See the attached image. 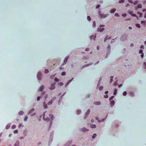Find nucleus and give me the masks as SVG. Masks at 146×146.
Listing matches in <instances>:
<instances>
[{"instance_id": "obj_1", "label": "nucleus", "mask_w": 146, "mask_h": 146, "mask_svg": "<svg viewBox=\"0 0 146 146\" xmlns=\"http://www.w3.org/2000/svg\"><path fill=\"white\" fill-rule=\"evenodd\" d=\"M55 83H53L52 84L50 85V86L49 87V89H50L51 90H52L54 89L55 88Z\"/></svg>"}, {"instance_id": "obj_2", "label": "nucleus", "mask_w": 146, "mask_h": 146, "mask_svg": "<svg viewBox=\"0 0 146 146\" xmlns=\"http://www.w3.org/2000/svg\"><path fill=\"white\" fill-rule=\"evenodd\" d=\"M56 99V98L55 97H54L53 98H52L51 100L50 101H49L48 103V105H50L53 102V101L55 100Z\"/></svg>"}, {"instance_id": "obj_3", "label": "nucleus", "mask_w": 146, "mask_h": 146, "mask_svg": "<svg viewBox=\"0 0 146 146\" xmlns=\"http://www.w3.org/2000/svg\"><path fill=\"white\" fill-rule=\"evenodd\" d=\"M90 110L89 109L88 110L87 112L86 113V114L85 115V116L84 117V119H86L87 117H88V114L90 113Z\"/></svg>"}, {"instance_id": "obj_4", "label": "nucleus", "mask_w": 146, "mask_h": 146, "mask_svg": "<svg viewBox=\"0 0 146 146\" xmlns=\"http://www.w3.org/2000/svg\"><path fill=\"white\" fill-rule=\"evenodd\" d=\"M41 76L42 74L40 72H38L37 74V77L39 80H40Z\"/></svg>"}, {"instance_id": "obj_5", "label": "nucleus", "mask_w": 146, "mask_h": 146, "mask_svg": "<svg viewBox=\"0 0 146 146\" xmlns=\"http://www.w3.org/2000/svg\"><path fill=\"white\" fill-rule=\"evenodd\" d=\"M108 15L107 14L105 15V14H100V17L102 18H104L108 16Z\"/></svg>"}, {"instance_id": "obj_6", "label": "nucleus", "mask_w": 146, "mask_h": 146, "mask_svg": "<svg viewBox=\"0 0 146 146\" xmlns=\"http://www.w3.org/2000/svg\"><path fill=\"white\" fill-rule=\"evenodd\" d=\"M44 116H45V114H44H44H43V119H44V120L46 121H49L50 120V119H49V118L48 117L47 118L45 119V117Z\"/></svg>"}, {"instance_id": "obj_7", "label": "nucleus", "mask_w": 146, "mask_h": 146, "mask_svg": "<svg viewBox=\"0 0 146 146\" xmlns=\"http://www.w3.org/2000/svg\"><path fill=\"white\" fill-rule=\"evenodd\" d=\"M44 86L43 85H42L39 88V90L40 91H42L44 88Z\"/></svg>"}, {"instance_id": "obj_8", "label": "nucleus", "mask_w": 146, "mask_h": 146, "mask_svg": "<svg viewBox=\"0 0 146 146\" xmlns=\"http://www.w3.org/2000/svg\"><path fill=\"white\" fill-rule=\"evenodd\" d=\"M81 130L82 131L85 132L87 131H88V130L86 128L84 127Z\"/></svg>"}, {"instance_id": "obj_9", "label": "nucleus", "mask_w": 146, "mask_h": 146, "mask_svg": "<svg viewBox=\"0 0 146 146\" xmlns=\"http://www.w3.org/2000/svg\"><path fill=\"white\" fill-rule=\"evenodd\" d=\"M73 79L74 78H73L71 80H68L66 84V87L70 82H71L73 80Z\"/></svg>"}, {"instance_id": "obj_10", "label": "nucleus", "mask_w": 146, "mask_h": 146, "mask_svg": "<svg viewBox=\"0 0 146 146\" xmlns=\"http://www.w3.org/2000/svg\"><path fill=\"white\" fill-rule=\"evenodd\" d=\"M94 104L96 105H100L101 103L100 102H94Z\"/></svg>"}, {"instance_id": "obj_11", "label": "nucleus", "mask_w": 146, "mask_h": 146, "mask_svg": "<svg viewBox=\"0 0 146 146\" xmlns=\"http://www.w3.org/2000/svg\"><path fill=\"white\" fill-rule=\"evenodd\" d=\"M115 102L113 100H112L110 102V105L111 106H113Z\"/></svg>"}, {"instance_id": "obj_12", "label": "nucleus", "mask_w": 146, "mask_h": 146, "mask_svg": "<svg viewBox=\"0 0 146 146\" xmlns=\"http://www.w3.org/2000/svg\"><path fill=\"white\" fill-rule=\"evenodd\" d=\"M96 36H94V35L91 36L90 37V38L91 39H94V40H95L96 38Z\"/></svg>"}, {"instance_id": "obj_13", "label": "nucleus", "mask_w": 146, "mask_h": 146, "mask_svg": "<svg viewBox=\"0 0 146 146\" xmlns=\"http://www.w3.org/2000/svg\"><path fill=\"white\" fill-rule=\"evenodd\" d=\"M104 28H102V29H101V28H99L98 29V31H100V32H102L104 31Z\"/></svg>"}, {"instance_id": "obj_14", "label": "nucleus", "mask_w": 146, "mask_h": 146, "mask_svg": "<svg viewBox=\"0 0 146 146\" xmlns=\"http://www.w3.org/2000/svg\"><path fill=\"white\" fill-rule=\"evenodd\" d=\"M69 58V56H68L66 57L64 60V62L66 63L67 61V60Z\"/></svg>"}, {"instance_id": "obj_15", "label": "nucleus", "mask_w": 146, "mask_h": 146, "mask_svg": "<svg viewBox=\"0 0 146 146\" xmlns=\"http://www.w3.org/2000/svg\"><path fill=\"white\" fill-rule=\"evenodd\" d=\"M116 11V9H113L111 11L110 13H114Z\"/></svg>"}, {"instance_id": "obj_16", "label": "nucleus", "mask_w": 146, "mask_h": 146, "mask_svg": "<svg viewBox=\"0 0 146 146\" xmlns=\"http://www.w3.org/2000/svg\"><path fill=\"white\" fill-rule=\"evenodd\" d=\"M34 108H32L29 112V113H31L32 112L34 111Z\"/></svg>"}, {"instance_id": "obj_17", "label": "nucleus", "mask_w": 146, "mask_h": 146, "mask_svg": "<svg viewBox=\"0 0 146 146\" xmlns=\"http://www.w3.org/2000/svg\"><path fill=\"white\" fill-rule=\"evenodd\" d=\"M96 126L95 124L92 125L91 127V128H95L96 127Z\"/></svg>"}, {"instance_id": "obj_18", "label": "nucleus", "mask_w": 146, "mask_h": 146, "mask_svg": "<svg viewBox=\"0 0 146 146\" xmlns=\"http://www.w3.org/2000/svg\"><path fill=\"white\" fill-rule=\"evenodd\" d=\"M142 7V5L141 4H139L137 6V8H141Z\"/></svg>"}, {"instance_id": "obj_19", "label": "nucleus", "mask_w": 146, "mask_h": 146, "mask_svg": "<svg viewBox=\"0 0 146 146\" xmlns=\"http://www.w3.org/2000/svg\"><path fill=\"white\" fill-rule=\"evenodd\" d=\"M43 104L44 108L45 109L47 108V106L46 104H45V102H44Z\"/></svg>"}, {"instance_id": "obj_20", "label": "nucleus", "mask_w": 146, "mask_h": 146, "mask_svg": "<svg viewBox=\"0 0 146 146\" xmlns=\"http://www.w3.org/2000/svg\"><path fill=\"white\" fill-rule=\"evenodd\" d=\"M131 16L136 17H137V19H139V18H138V16H137L135 14H132L131 15Z\"/></svg>"}, {"instance_id": "obj_21", "label": "nucleus", "mask_w": 146, "mask_h": 146, "mask_svg": "<svg viewBox=\"0 0 146 146\" xmlns=\"http://www.w3.org/2000/svg\"><path fill=\"white\" fill-rule=\"evenodd\" d=\"M96 26V23L95 21H94L93 23V27L95 28Z\"/></svg>"}, {"instance_id": "obj_22", "label": "nucleus", "mask_w": 146, "mask_h": 146, "mask_svg": "<svg viewBox=\"0 0 146 146\" xmlns=\"http://www.w3.org/2000/svg\"><path fill=\"white\" fill-rule=\"evenodd\" d=\"M117 91V89L115 88V91L113 93V95H115L116 94Z\"/></svg>"}, {"instance_id": "obj_23", "label": "nucleus", "mask_w": 146, "mask_h": 146, "mask_svg": "<svg viewBox=\"0 0 146 146\" xmlns=\"http://www.w3.org/2000/svg\"><path fill=\"white\" fill-rule=\"evenodd\" d=\"M137 14H139V17H142L143 16V14L142 13H141L140 12H138Z\"/></svg>"}, {"instance_id": "obj_24", "label": "nucleus", "mask_w": 146, "mask_h": 146, "mask_svg": "<svg viewBox=\"0 0 146 146\" xmlns=\"http://www.w3.org/2000/svg\"><path fill=\"white\" fill-rule=\"evenodd\" d=\"M19 142H17L15 143L14 146H19Z\"/></svg>"}, {"instance_id": "obj_25", "label": "nucleus", "mask_w": 146, "mask_h": 146, "mask_svg": "<svg viewBox=\"0 0 146 146\" xmlns=\"http://www.w3.org/2000/svg\"><path fill=\"white\" fill-rule=\"evenodd\" d=\"M49 117L52 119L53 117L54 116L52 114H50L49 115Z\"/></svg>"}, {"instance_id": "obj_26", "label": "nucleus", "mask_w": 146, "mask_h": 146, "mask_svg": "<svg viewBox=\"0 0 146 146\" xmlns=\"http://www.w3.org/2000/svg\"><path fill=\"white\" fill-rule=\"evenodd\" d=\"M135 26L136 27L139 28H140V26L139 24H136L135 25Z\"/></svg>"}, {"instance_id": "obj_27", "label": "nucleus", "mask_w": 146, "mask_h": 146, "mask_svg": "<svg viewBox=\"0 0 146 146\" xmlns=\"http://www.w3.org/2000/svg\"><path fill=\"white\" fill-rule=\"evenodd\" d=\"M16 127V126L15 125H13L11 127V128L13 129H15Z\"/></svg>"}, {"instance_id": "obj_28", "label": "nucleus", "mask_w": 146, "mask_h": 146, "mask_svg": "<svg viewBox=\"0 0 146 146\" xmlns=\"http://www.w3.org/2000/svg\"><path fill=\"white\" fill-rule=\"evenodd\" d=\"M58 84L60 86H63L64 84L62 82H59L58 83Z\"/></svg>"}, {"instance_id": "obj_29", "label": "nucleus", "mask_w": 146, "mask_h": 146, "mask_svg": "<svg viewBox=\"0 0 146 146\" xmlns=\"http://www.w3.org/2000/svg\"><path fill=\"white\" fill-rule=\"evenodd\" d=\"M96 136V134L95 133L92 136V138L93 139L94 138H95Z\"/></svg>"}, {"instance_id": "obj_30", "label": "nucleus", "mask_w": 146, "mask_h": 146, "mask_svg": "<svg viewBox=\"0 0 146 146\" xmlns=\"http://www.w3.org/2000/svg\"><path fill=\"white\" fill-rule=\"evenodd\" d=\"M87 18L88 20L89 21H90L91 20V18L89 16H88Z\"/></svg>"}, {"instance_id": "obj_31", "label": "nucleus", "mask_w": 146, "mask_h": 146, "mask_svg": "<svg viewBox=\"0 0 146 146\" xmlns=\"http://www.w3.org/2000/svg\"><path fill=\"white\" fill-rule=\"evenodd\" d=\"M127 92L126 91H124L123 93V95L124 96H125L126 95Z\"/></svg>"}, {"instance_id": "obj_32", "label": "nucleus", "mask_w": 146, "mask_h": 146, "mask_svg": "<svg viewBox=\"0 0 146 146\" xmlns=\"http://www.w3.org/2000/svg\"><path fill=\"white\" fill-rule=\"evenodd\" d=\"M28 118V117L27 116H25V117L24 118V121H26L27 120V119Z\"/></svg>"}, {"instance_id": "obj_33", "label": "nucleus", "mask_w": 146, "mask_h": 146, "mask_svg": "<svg viewBox=\"0 0 146 146\" xmlns=\"http://www.w3.org/2000/svg\"><path fill=\"white\" fill-rule=\"evenodd\" d=\"M54 80L55 82H58L59 81V80L57 78H55Z\"/></svg>"}, {"instance_id": "obj_34", "label": "nucleus", "mask_w": 146, "mask_h": 146, "mask_svg": "<svg viewBox=\"0 0 146 146\" xmlns=\"http://www.w3.org/2000/svg\"><path fill=\"white\" fill-rule=\"evenodd\" d=\"M114 98V96H112L110 98V101L112 99H113Z\"/></svg>"}, {"instance_id": "obj_35", "label": "nucleus", "mask_w": 146, "mask_h": 146, "mask_svg": "<svg viewBox=\"0 0 146 146\" xmlns=\"http://www.w3.org/2000/svg\"><path fill=\"white\" fill-rule=\"evenodd\" d=\"M23 113V112L22 111H21L19 112V115H22Z\"/></svg>"}, {"instance_id": "obj_36", "label": "nucleus", "mask_w": 146, "mask_h": 146, "mask_svg": "<svg viewBox=\"0 0 146 146\" xmlns=\"http://www.w3.org/2000/svg\"><path fill=\"white\" fill-rule=\"evenodd\" d=\"M48 69H45V71H44V72L46 73V74L47 73H48Z\"/></svg>"}, {"instance_id": "obj_37", "label": "nucleus", "mask_w": 146, "mask_h": 146, "mask_svg": "<svg viewBox=\"0 0 146 146\" xmlns=\"http://www.w3.org/2000/svg\"><path fill=\"white\" fill-rule=\"evenodd\" d=\"M138 3V1H135L134 3H133L134 5L137 4Z\"/></svg>"}, {"instance_id": "obj_38", "label": "nucleus", "mask_w": 146, "mask_h": 146, "mask_svg": "<svg viewBox=\"0 0 146 146\" xmlns=\"http://www.w3.org/2000/svg\"><path fill=\"white\" fill-rule=\"evenodd\" d=\"M65 74L66 73L65 72H63L61 74L62 75V76H64Z\"/></svg>"}, {"instance_id": "obj_39", "label": "nucleus", "mask_w": 146, "mask_h": 146, "mask_svg": "<svg viewBox=\"0 0 146 146\" xmlns=\"http://www.w3.org/2000/svg\"><path fill=\"white\" fill-rule=\"evenodd\" d=\"M103 86H101L99 88V90H102L103 89Z\"/></svg>"}, {"instance_id": "obj_40", "label": "nucleus", "mask_w": 146, "mask_h": 146, "mask_svg": "<svg viewBox=\"0 0 146 146\" xmlns=\"http://www.w3.org/2000/svg\"><path fill=\"white\" fill-rule=\"evenodd\" d=\"M124 2V0H120L119 1V3H122Z\"/></svg>"}, {"instance_id": "obj_41", "label": "nucleus", "mask_w": 146, "mask_h": 146, "mask_svg": "<svg viewBox=\"0 0 146 146\" xmlns=\"http://www.w3.org/2000/svg\"><path fill=\"white\" fill-rule=\"evenodd\" d=\"M129 2L131 3H133V2L132 0H128Z\"/></svg>"}, {"instance_id": "obj_42", "label": "nucleus", "mask_w": 146, "mask_h": 146, "mask_svg": "<svg viewBox=\"0 0 146 146\" xmlns=\"http://www.w3.org/2000/svg\"><path fill=\"white\" fill-rule=\"evenodd\" d=\"M139 54H142L143 53V50H140L139 51Z\"/></svg>"}, {"instance_id": "obj_43", "label": "nucleus", "mask_w": 146, "mask_h": 146, "mask_svg": "<svg viewBox=\"0 0 146 146\" xmlns=\"http://www.w3.org/2000/svg\"><path fill=\"white\" fill-rule=\"evenodd\" d=\"M141 48H142L143 49L144 48V46L143 45H141L140 46Z\"/></svg>"}, {"instance_id": "obj_44", "label": "nucleus", "mask_w": 146, "mask_h": 146, "mask_svg": "<svg viewBox=\"0 0 146 146\" xmlns=\"http://www.w3.org/2000/svg\"><path fill=\"white\" fill-rule=\"evenodd\" d=\"M14 132L15 133H17L18 132V131L17 130H15L14 131Z\"/></svg>"}, {"instance_id": "obj_45", "label": "nucleus", "mask_w": 146, "mask_h": 146, "mask_svg": "<svg viewBox=\"0 0 146 146\" xmlns=\"http://www.w3.org/2000/svg\"><path fill=\"white\" fill-rule=\"evenodd\" d=\"M81 111L80 110H78L77 111V113L78 114H79L80 112Z\"/></svg>"}, {"instance_id": "obj_46", "label": "nucleus", "mask_w": 146, "mask_h": 146, "mask_svg": "<svg viewBox=\"0 0 146 146\" xmlns=\"http://www.w3.org/2000/svg\"><path fill=\"white\" fill-rule=\"evenodd\" d=\"M122 16L124 17H125L127 15L126 14H122Z\"/></svg>"}, {"instance_id": "obj_47", "label": "nucleus", "mask_w": 146, "mask_h": 146, "mask_svg": "<svg viewBox=\"0 0 146 146\" xmlns=\"http://www.w3.org/2000/svg\"><path fill=\"white\" fill-rule=\"evenodd\" d=\"M115 15L116 17H119V16L117 13H115Z\"/></svg>"}, {"instance_id": "obj_48", "label": "nucleus", "mask_w": 146, "mask_h": 146, "mask_svg": "<svg viewBox=\"0 0 146 146\" xmlns=\"http://www.w3.org/2000/svg\"><path fill=\"white\" fill-rule=\"evenodd\" d=\"M40 97L38 96V97L37 98V100L38 101L40 100Z\"/></svg>"}, {"instance_id": "obj_49", "label": "nucleus", "mask_w": 146, "mask_h": 146, "mask_svg": "<svg viewBox=\"0 0 146 146\" xmlns=\"http://www.w3.org/2000/svg\"><path fill=\"white\" fill-rule=\"evenodd\" d=\"M117 85H118V84H117V81H116L114 83V86H116Z\"/></svg>"}, {"instance_id": "obj_50", "label": "nucleus", "mask_w": 146, "mask_h": 146, "mask_svg": "<svg viewBox=\"0 0 146 146\" xmlns=\"http://www.w3.org/2000/svg\"><path fill=\"white\" fill-rule=\"evenodd\" d=\"M100 5H97L96 7V9H98L99 8V7H100Z\"/></svg>"}, {"instance_id": "obj_51", "label": "nucleus", "mask_w": 146, "mask_h": 146, "mask_svg": "<svg viewBox=\"0 0 146 146\" xmlns=\"http://www.w3.org/2000/svg\"><path fill=\"white\" fill-rule=\"evenodd\" d=\"M141 23L142 24H143L145 23V21H141Z\"/></svg>"}, {"instance_id": "obj_52", "label": "nucleus", "mask_w": 146, "mask_h": 146, "mask_svg": "<svg viewBox=\"0 0 146 146\" xmlns=\"http://www.w3.org/2000/svg\"><path fill=\"white\" fill-rule=\"evenodd\" d=\"M104 97L105 98H107L108 97V96L106 94V95H104Z\"/></svg>"}, {"instance_id": "obj_53", "label": "nucleus", "mask_w": 146, "mask_h": 146, "mask_svg": "<svg viewBox=\"0 0 146 146\" xmlns=\"http://www.w3.org/2000/svg\"><path fill=\"white\" fill-rule=\"evenodd\" d=\"M108 36H107L105 38V40H104V42H105L106 40L108 39Z\"/></svg>"}, {"instance_id": "obj_54", "label": "nucleus", "mask_w": 146, "mask_h": 146, "mask_svg": "<svg viewBox=\"0 0 146 146\" xmlns=\"http://www.w3.org/2000/svg\"><path fill=\"white\" fill-rule=\"evenodd\" d=\"M89 50V48H86L85 50V51H88Z\"/></svg>"}, {"instance_id": "obj_55", "label": "nucleus", "mask_w": 146, "mask_h": 146, "mask_svg": "<svg viewBox=\"0 0 146 146\" xmlns=\"http://www.w3.org/2000/svg\"><path fill=\"white\" fill-rule=\"evenodd\" d=\"M96 120H98V121L99 122H100L101 121H99V119L98 118V117H96Z\"/></svg>"}, {"instance_id": "obj_56", "label": "nucleus", "mask_w": 146, "mask_h": 146, "mask_svg": "<svg viewBox=\"0 0 146 146\" xmlns=\"http://www.w3.org/2000/svg\"><path fill=\"white\" fill-rule=\"evenodd\" d=\"M54 77V76H50V78L52 79Z\"/></svg>"}, {"instance_id": "obj_57", "label": "nucleus", "mask_w": 146, "mask_h": 146, "mask_svg": "<svg viewBox=\"0 0 146 146\" xmlns=\"http://www.w3.org/2000/svg\"><path fill=\"white\" fill-rule=\"evenodd\" d=\"M143 56H144L143 53L141 55V58H143Z\"/></svg>"}, {"instance_id": "obj_58", "label": "nucleus", "mask_w": 146, "mask_h": 146, "mask_svg": "<svg viewBox=\"0 0 146 146\" xmlns=\"http://www.w3.org/2000/svg\"><path fill=\"white\" fill-rule=\"evenodd\" d=\"M113 80L112 78H111L110 80V82L111 83L113 81Z\"/></svg>"}, {"instance_id": "obj_59", "label": "nucleus", "mask_w": 146, "mask_h": 146, "mask_svg": "<svg viewBox=\"0 0 146 146\" xmlns=\"http://www.w3.org/2000/svg\"><path fill=\"white\" fill-rule=\"evenodd\" d=\"M129 14L130 15H131L132 14V12H131V11L129 12Z\"/></svg>"}, {"instance_id": "obj_60", "label": "nucleus", "mask_w": 146, "mask_h": 146, "mask_svg": "<svg viewBox=\"0 0 146 146\" xmlns=\"http://www.w3.org/2000/svg\"><path fill=\"white\" fill-rule=\"evenodd\" d=\"M144 65L145 68H146V63L145 62H144Z\"/></svg>"}, {"instance_id": "obj_61", "label": "nucleus", "mask_w": 146, "mask_h": 146, "mask_svg": "<svg viewBox=\"0 0 146 146\" xmlns=\"http://www.w3.org/2000/svg\"><path fill=\"white\" fill-rule=\"evenodd\" d=\"M97 49L98 50H99V49H100V46H98L97 47Z\"/></svg>"}, {"instance_id": "obj_62", "label": "nucleus", "mask_w": 146, "mask_h": 146, "mask_svg": "<svg viewBox=\"0 0 146 146\" xmlns=\"http://www.w3.org/2000/svg\"><path fill=\"white\" fill-rule=\"evenodd\" d=\"M134 45V44H130V46H131V47H132Z\"/></svg>"}, {"instance_id": "obj_63", "label": "nucleus", "mask_w": 146, "mask_h": 146, "mask_svg": "<svg viewBox=\"0 0 146 146\" xmlns=\"http://www.w3.org/2000/svg\"><path fill=\"white\" fill-rule=\"evenodd\" d=\"M108 93V91H106L105 92V93L106 94H107Z\"/></svg>"}, {"instance_id": "obj_64", "label": "nucleus", "mask_w": 146, "mask_h": 146, "mask_svg": "<svg viewBox=\"0 0 146 146\" xmlns=\"http://www.w3.org/2000/svg\"><path fill=\"white\" fill-rule=\"evenodd\" d=\"M144 17L145 18H146V12H145V15H144Z\"/></svg>"}]
</instances>
